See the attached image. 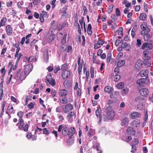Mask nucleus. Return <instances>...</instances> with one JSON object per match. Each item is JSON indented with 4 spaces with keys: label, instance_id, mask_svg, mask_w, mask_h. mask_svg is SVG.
I'll list each match as a JSON object with an SVG mask.
<instances>
[{
    "label": "nucleus",
    "instance_id": "nucleus-1",
    "mask_svg": "<svg viewBox=\"0 0 153 153\" xmlns=\"http://www.w3.org/2000/svg\"><path fill=\"white\" fill-rule=\"evenodd\" d=\"M105 113H106L107 118H103L104 121H106L107 120H112L114 117L115 113L113 111L112 107L110 106H108L106 108Z\"/></svg>",
    "mask_w": 153,
    "mask_h": 153
},
{
    "label": "nucleus",
    "instance_id": "nucleus-2",
    "mask_svg": "<svg viewBox=\"0 0 153 153\" xmlns=\"http://www.w3.org/2000/svg\"><path fill=\"white\" fill-rule=\"evenodd\" d=\"M150 83V79L148 77L146 78H141L138 79L136 81V84L139 86H143L145 84H148Z\"/></svg>",
    "mask_w": 153,
    "mask_h": 153
},
{
    "label": "nucleus",
    "instance_id": "nucleus-3",
    "mask_svg": "<svg viewBox=\"0 0 153 153\" xmlns=\"http://www.w3.org/2000/svg\"><path fill=\"white\" fill-rule=\"evenodd\" d=\"M46 82L48 85H51L53 86L56 85L55 80L53 79L51 74L48 75L46 77Z\"/></svg>",
    "mask_w": 153,
    "mask_h": 153
},
{
    "label": "nucleus",
    "instance_id": "nucleus-4",
    "mask_svg": "<svg viewBox=\"0 0 153 153\" xmlns=\"http://www.w3.org/2000/svg\"><path fill=\"white\" fill-rule=\"evenodd\" d=\"M140 27L142 30L141 33V35H143L145 33L149 32L150 31L149 28L147 27V23L145 22H143L140 25Z\"/></svg>",
    "mask_w": 153,
    "mask_h": 153
},
{
    "label": "nucleus",
    "instance_id": "nucleus-5",
    "mask_svg": "<svg viewBox=\"0 0 153 153\" xmlns=\"http://www.w3.org/2000/svg\"><path fill=\"white\" fill-rule=\"evenodd\" d=\"M101 110L100 108H98L95 112L96 115L98 118H99V120L98 122L99 124H100L101 122L102 115L101 114Z\"/></svg>",
    "mask_w": 153,
    "mask_h": 153
},
{
    "label": "nucleus",
    "instance_id": "nucleus-6",
    "mask_svg": "<svg viewBox=\"0 0 153 153\" xmlns=\"http://www.w3.org/2000/svg\"><path fill=\"white\" fill-rule=\"evenodd\" d=\"M63 110L64 112L65 113H67L73 109L72 105L70 104H67L66 105L63 107L62 106Z\"/></svg>",
    "mask_w": 153,
    "mask_h": 153
},
{
    "label": "nucleus",
    "instance_id": "nucleus-7",
    "mask_svg": "<svg viewBox=\"0 0 153 153\" xmlns=\"http://www.w3.org/2000/svg\"><path fill=\"white\" fill-rule=\"evenodd\" d=\"M33 65L31 64H29L27 65L25 67L24 72L27 75L29 74L32 69Z\"/></svg>",
    "mask_w": 153,
    "mask_h": 153
},
{
    "label": "nucleus",
    "instance_id": "nucleus-8",
    "mask_svg": "<svg viewBox=\"0 0 153 153\" xmlns=\"http://www.w3.org/2000/svg\"><path fill=\"white\" fill-rule=\"evenodd\" d=\"M143 62L141 60L139 59L137 60L136 62L135 67L137 70H139L142 68Z\"/></svg>",
    "mask_w": 153,
    "mask_h": 153
},
{
    "label": "nucleus",
    "instance_id": "nucleus-9",
    "mask_svg": "<svg viewBox=\"0 0 153 153\" xmlns=\"http://www.w3.org/2000/svg\"><path fill=\"white\" fill-rule=\"evenodd\" d=\"M149 43L147 42L144 43L142 45L141 48L142 49H144L146 48H148L149 49L151 50L152 48V40L149 41Z\"/></svg>",
    "mask_w": 153,
    "mask_h": 153
},
{
    "label": "nucleus",
    "instance_id": "nucleus-10",
    "mask_svg": "<svg viewBox=\"0 0 153 153\" xmlns=\"http://www.w3.org/2000/svg\"><path fill=\"white\" fill-rule=\"evenodd\" d=\"M139 91L141 95L143 96H146L149 94V90L146 88H142L140 89Z\"/></svg>",
    "mask_w": 153,
    "mask_h": 153
},
{
    "label": "nucleus",
    "instance_id": "nucleus-11",
    "mask_svg": "<svg viewBox=\"0 0 153 153\" xmlns=\"http://www.w3.org/2000/svg\"><path fill=\"white\" fill-rule=\"evenodd\" d=\"M129 119L125 117L122 119L121 123V126L123 127L128 125L129 123Z\"/></svg>",
    "mask_w": 153,
    "mask_h": 153
},
{
    "label": "nucleus",
    "instance_id": "nucleus-12",
    "mask_svg": "<svg viewBox=\"0 0 153 153\" xmlns=\"http://www.w3.org/2000/svg\"><path fill=\"white\" fill-rule=\"evenodd\" d=\"M6 31L7 34L8 36H10L13 32V28L10 25L7 26L6 28Z\"/></svg>",
    "mask_w": 153,
    "mask_h": 153
},
{
    "label": "nucleus",
    "instance_id": "nucleus-13",
    "mask_svg": "<svg viewBox=\"0 0 153 153\" xmlns=\"http://www.w3.org/2000/svg\"><path fill=\"white\" fill-rule=\"evenodd\" d=\"M149 74L148 71L147 70H142L139 73V75L141 77H143L146 76L148 77V74Z\"/></svg>",
    "mask_w": 153,
    "mask_h": 153
},
{
    "label": "nucleus",
    "instance_id": "nucleus-14",
    "mask_svg": "<svg viewBox=\"0 0 153 153\" xmlns=\"http://www.w3.org/2000/svg\"><path fill=\"white\" fill-rule=\"evenodd\" d=\"M70 76V72L68 71H66L63 72L62 74V78L64 79L69 77Z\"/></svg>",
    "mask_w": 153,
    "mask_h": 153
},
{
    "label": "nucleus",
    "instance_id": "nucleus-15",
    "mask_svg": "<svg viewBox=\"0 0 153 153\" xmlns=\"http://www.w3.org/2000/svg\"><path fill=\"white\" fill-rule=\"evenodd\" d=\"M127 132L129 134L134 135L135 134V131L133 128L131 127H128L127 130Z\"/></svg>",
    "mask_w": 153,
    "mask_h": 153
},
{
    "label": "nucleus",
    "instance_id": "nucleus-16",
    "mask_svg": "<svg viewBox=\"0 0 153 153\" xmlns=\"http://www.w3.org/2000/svg\"><path fill=\"white\" fill-rule=\"evenodd\" d=\"M140 121L138 120H136L133 121L131 125L134 127H138L140 126Z\"/></svg>",
    "mask_w": 153,
    "mask_h": 153
},
{
    "label": "nucleus",
    "instance_id": "nucleus-17",
    "mask_svg": "<svg viewBox=\"0 0 153 153\" xmlns=\"http://www.w3.org/2000/svg\"><path fill=\"white\" fill-rule=\"evenodd\" d=\"M114 91V89L109 86H106L104 89V91L106 93H110Z\"/></svg>",
    "mask_w": 153,
    "mask_h": 153
},
{
    "label": "nucleus",
    "instance_id": "nucleus-18",
    "mask_svg": "<svg viewBox=\"0 0 153 153\" xmlns=\"http://www.w3.org/2000/svg\"><path fill=\"white\" fill-rule=\"evenodd\" d=\"M140 114L138 112H134L131 114V117L133 119H135L139 117Z\"/></svg>",
    "mask_w": 153,
    "mask_h": 153
},
{
    "label": "nucleus",
    "instance_id": "nucleus-19",
    "mask_svg": "<svg viewBox=\"0 0 153 153\" xmlns=\"http://www.w3.org/2000/svg\"><path fill=\"white\" fill-rule=\"evenodd\" d=\"M93 148L98 151V153H102V151L100 150V147L99 143H97L94 145Z\"/></svg>",
    "mask_w": 153,
    "mask_h": 153
},
{
    "label": "nucleus",
    "instance_id": "nucleus-20",
    "mask_svg": "<svg viewBox=\"0 0 153 153\" xmlns=\"http://www.w3.org/2000/svg\"><path fill=\"white\" fill-rule=\"evenodd\" d=\"M60 100L62 103L65 104L68 102L67 98L65 96L61 97Z\"/></svg>",
    "mask_w": 153,
    "mask_h": 153
},
{
    "label": "nucleus",
    "instance_id": "nucleus-21",
    "mask_svg": "<svg viewBox=\"0 0 153 153\" xmlns=\"http://www.w3.org/2000/svg\"><path fill=\"white\" fill-rule=\"evenodd\" d=\"M68 129L67 126H65L62 131V134L63 135L66 136L68 135Z\"/></svg>",
    "mask_w": 153,
    "mask_h": 153
},
{
    "label": "nucleus",
    "instance_id": "nucleus-22",
    "mask_svg": "<svg viewBox=\"0 0 153 153\" xmlns=\"http://www.w3.org/2000/svg\"><path fill=\"white\" fill-rule=\"evenodd\" d=\"M67 94V91L65 89L61 90L59 92V95L61 96V97L65 96Z\"/></svg>",
    "mask_w": 153,
    "mask_h": 153
},
{
    "label": "nucleus",
    "instance_id": "nucleus-23",
    "mask_svg": "<svg viewBox=\"0 0 153 153\" xmlns=\"http://www.w3.org/2000/svg\"><path fill=\"white\" fill-rule=\"evenodd\" d=\"M48 52L47 50H45L44 51V58L45 60H46V62L48 61Z\"/></svg>",
    "mask_w": 153,
    "mask_h": 153
},
{
    "label": "nucleus",
    "instance_id": "nucleus-24",
    "mask_svg": "<svg viewBox=\"0 0 153 153\" xmlns=\"http://www.w3.org/2000/svg\"><path fill=\"white\" fill-rule=\"evenodd\" d=\"M121 46L123 48H126V49L127 51L129 50L130 48V45H128L126 42L124 43H123L122 42V44L121 45Z\"/></svg>",
    "mask_w": 153,
    "mask_h": 153
},
{
    "label": "nucleus",
    "instance_id": "nucleus-25",
    "mask_svg": "<svg viewBox=\"0 0 153 153\" xmlns=\"http://www.w3.org/2000/svg\"><path fill=\"white\" fill-rule=\"evenodd\" d=\"M129 89L127 87L124 88L121 91V93L122 95L124 96L128 92Z\"/></svg>",
    "mask_w": 153,
    "mask_h": 153
},
{
    "label": "nucleus",
    "instance_id": "nucleus-26",
    "mask_svg": "<svg viewBox=\"0 0 153 153\" xmlns=\"http://www.w3.org/2000/svg\"><path fill=\"white\" fill-rule=\"evenodd\" d=\"M92 27L91 25L89 24L88 25V27L87 28V32L88 34L89 35H91L92 33Z\"/></svg>",
    "mask_w": 153,
    "mask_h": 153
},
{
    "label": "nucleus",
    "instance_id": "nucleus-27",
    "mask_svg": "<svg viewBox=\"0 0 153 153\" xmlns=\"http://www.w3.org/2000/svg\"><path fill=\"white\" fill-rule=\"evenodd\" d=\"M143 35L144 39L145 41H148L151 38L150 35L148 32L145 33Z\"/></svg>",
    "mask_w": 153,
    "mask_h": 153
},
{
    "label": "nucleus",
    "instance_id": "nucleus-28",
    "mask_svg": "<svg viewBox=\"0 0 153 153\" xmlns=\"http://www.w3.org/2000/svg\"><path fill=\"white\" fill-rule=\"evenodd\" d=\"M26 75H27L24 72L22 71L20 74L19 77V80L21 81L24 80L26 77Z\"/></svg>",
    "mask_w": 153,
    "mask_h": 153
},
{
    "label": "nucleus",
    "instance_id": "nucleus-29",
    "mask_svg": "<svg viewBox=\"0 0 153 153\" xmlns=\"http://www.w3.org/2000/svg\"><path fill=\"white\" fill-rule=\"evenodd\" d=\"M75 132V129L74 127L71 128L68 130V135L70 136H73Z\"/></svg>",
    "mask_w": 153,
    "mask_h": 153
},
{
    "label": "nucleus",
    "instance_id": "nucleus-30",
    "mask_svg": "<svg viewBox=\"0 0 153 153\" xmlns=\"http://www.w3.org/2000/svg\"><path fill=\"white\" fill-rule=\"evenodd\" d=\"M116 87L119 89L123 88L124 86V83L123 82H121L117 84L116 85Z\"/></svg>",
    "mask_w": 153,
    "mask_h": 153
},
{
    "label": "nucleus",
    "instance_id": "nucleus-31",
    "mask_svg": "<svg viewBox=\"0 0 153 153\" xmlns=\"http://www.w3.org/2000/svg\"><path fill=\"white\" fill-rule=\"evenodd\" d=\"M28 61L29 62H35L36 61L37 58L34 56H31L28 59Z\"/></svg>",
    "mask_w": 153,
    "mask_h": 153
},
{
    "label": "nucleus",
    "instance_id": "nucleus-32",
    "mask_svg": "<svg viewBox=\"0 0 153 153\" xmlns=\"http://www.w3.org/2000/svg\"><path fill=\"white\" fill-rule=\"evenodd\" d=\"M125 63L124 60H121L118 62L117 66L118 67H120L123 66Z\"/></svg>",
    "mask_w": 153,
    "mask_h": 153
},
{
    "label": "nucleus",
    "instance_id": "nucleus-33",
    "mask_svg": "<svg viewBox=\"0 0 153 153\" xmlns=\"http://www.w3.org/2000/svg\"><path fill=\"white\" fill-rule=\"evenodd\" d=\"M111 51H109L107 55V62L109 63L110 62L111 59Z\"/></svg>",
    "mask_w": 153,
    "mask_h": 153
},
{
    "label": "nucleus",
    "instance_id": "nucleus-34",
    "mask_svg": "<svg viewBox=\"0 0 153 153\" xmlns=\"http://www.w3.org/2000/svg\"><path fill=\"white\" fill-rule=\"evenodd\" d=\"M146 15L144 13H141L140 16V20H144L146 19Z\"/></svg>",
    "mask_w": 153,
    "mask_h": 153
},
{
    "label": "nucleus",
    "instance_id": "nucleus-35",
    "mask_svg": "<svg viewBox=\"0 0 153 153\" xmlns=\"http://www.w3.org/2000/svg\"><path fill=\"white\" fill-rule=\"evenodd\" d=\"M64 85L66 88H69L71 86V85L67 80H65L64 82Z\"/></svg>",
    "mask_w": 153,
    "mask_h": 153
},
{
    "label": "nucleus",
    "instance_id": "nucleus-36",
    "mask_svg": "<svg viewBox=\"0 0 153 153\" xmlns=\"http://www.w3.org/2000/svg\"><path fill=\"white\" fill-rule=\"evenodd\" d=\"M6 19L5 18H3L2 19L0 22V27L4 25L5 23L6 22Z\"/></svg>",
    "mask_w": 153,
    "mask_h": 153
},
{
    "label": "nucleus",
    "instance_id": "nucleus-37",
    "mask_svg": "<svg viewBox=\"0 0 153 153\" xmlns=\"http://www.w3.org/2000/svg\"><path fill=\"white\" fill-rule=\"evenodd\" d=\"M68 68V66L67 63H65L61 66V70L62 71H64L67 70Z\"/></svg>",
    "mask_w": 153,
    "mask_h": 153
},
{
    "label": "nucleus",
    "instance_id": "nucleus-38",
    "mask_svg": "<svg viewBox=\"0 0 153 153\" xmlns=\"http://www.w3.org/2000/svg\"><path fill=\"white\" fill-rule=\"evenodd\" d=\"M74 25L76 26L78 25H79L78 23V16L77 14L75 16L74 20Z\"/></svg>",
    "mask_w": 153,
    "mask_h": 153
},
{
    "label": "nucleus",
    "instance_id": "nucleus-39",
    "mask_svg": "<svg viewBox=\"0 0 153 153\" xmlns=\"http://www.w3.org/2000/svg\"><path fill=\"white\" fill-rule=\"evenodd\" d=\"M75 115V114L74 112L73 111H72L68 115L67 118L68 119H70L71 117L74 116Z\"/></svg>",
    "mask_w": 153,
    "mask_h": 153
},
{
    "label": "nucleus",
    "instance_id": "nucleus-40",
    "mask_svg": "<svg viewBox=\"0 0 153 153\" xmlns=\"http://www.w3.org/2000/svg\"><path fill=\"white\" fill-rule=\"evenodd\" d=\"M67 33L65 34L64 35V36L62 40V44H65L66 42V39L67 37Z\"/></svg>",
    "mask_w": 153,
    "mask_h": 153
},
{
    "label": "nucleus",
    "instance_id": "nucleus-41",
    "mask_svg": "<svg viewBox=\"0 0 153 153\" xmlns=\"http://www.w3.org/2000/svg\"><path fill=\"white\" fill-rule=\"evenodd\" d=\"M65 126V125H60L59 126L58 129V132H61V131H62V130L63 129V128H64V127Z\"/></svg>",
    "mask_w": 153,
    "mask_h": 153
},
{
    "label": "nucleus",
    "instance_id": "nucleus-42",
    "mask_svg": "<svg viewBox=\"0 0 153 153\" xmlns=\"http://www.w3.org/2000/svg\"><path fill=\"white\" fill-rule=\"evenodd\" d=\"M66 46L65 44H62L60 45V49L61 51H64L66 49Z\"/></svg>",
    "mask_w": 153,
    "mask_h": 153
},
{
    "label": "nucleus",
    "instance_id": "nucleus-43",
    "mask_svg": "<svg viewBox=\"0 0 153 153\" xmlns=\"http://www.w3.org/2000/svg\"><path fill=\"white\" fill-rule=\"evenodd\" d=\"M148 115L147 113V111H145V114L143 118V120L144 121L146 122L148 120Z\"/></svg>",
    "mask_w": 153,
    "mask_h": 153
},
{
    "label": "nucleus",
    "instance_id": "nucleus-44",
    "mask_svg": "<svg viewBox=\"0 0 153 153\" xmlns=\"http://www.w3.org/2000/svg\"><path fill=\"white\" fill-rule=\"evenodd\" d=\"M120 76L119 75L117 74L114 76V81L117 82L120 80Z\"/></svg>",
    "mask_w": 153,
    "mask_h": 153
},
{
    "label": "nucleus",
    "instance_id": "nucleus-45",
    "mask_svg": "<svg viewBox=\"0 0 153 153\" xmlns=\"http://www.w3.org/2000/svg\"><path fill=\"white\" fill-rule=\"evenodd\" d=\"M144 63L147 65V67H149L151 65L150 61H146V59H144Z\"/></svg>",
    "mask_w": 153,
    "mask_h": 153
},
{
    "label": "nucleus",
    "instance_id": "nucleus-46",
    "mask_svg": "<svg viewBox=\"0 0 153 153\" xmlns=\"http://www.w3.org/2000/svg\"><path fill=\"white\" fill-rule=\"evenodd\" d=\"M8 110L10 113H12L13 111V107L12 105H9L8 108Z\"/></svg>",
    "mask_w": 153,
    "mask_h": 153
},
{
    "label": "nucleus",
    "instance_id": "nucleus-47",
    "mask_svg": "<svg viewBox=\"0 0 153 153\" xmlns=\"http://www.w3.org/2000/svg\"><path fill=\"white\" fill-rule=\"evenodd\" d=\"M94 134L93 130L92 129H91L89 130V131L88 133V136H90V137L93 136Z\"/></svg>",
    "mask_w": 153,
    "mask_h": 153
},
{
    "label": "nucleus",
    "instance_id": "nucleus-48",
    "mask_svg": "<svg viewBox=\"0 0 153 153\" xmlns=\"http://www.w3.org/2000/svg\"><path fill=\"white\" fill-rule=\"evenodd\" d=\"M24 4V2L22 1L20 2H19L17 3V6L18 7L20 8L22 7V6Z\"/></svg>",
    "mask_w": 153,
    "mask_h": 153
},
{
    "label": "nucleus",
    "instance_id": "nucleus-49",
    "mask_svg": "<svg viewBox=\"0 0 153 153\" xmlns=\"http://www.w3.org/2000/svg\"><path fill=\"white\" fill-rule=\"evenodd\" d=\"M79 65V66L78 70V74H80L81 71H82V65Z\"/></svg>",
    "mask_w": 153,
    "mask_h": 153
},
{
    "label": "nucleus",
    "instance_id": "nucleus-50",
    "mask_svg": "<svg viewBox=\"0 0 153 153\" xmlns=\"http://www.w3.org/2000/svg\"><path fill=\"white\" fill-rule=\"evenodd\" d=\"M23 113L22 111L18 112L17 113V115L19 118H22L23 116Z\"/></svg>",
    "mask_w": 153,
    "mask_h": 153
},
{
    "label": "nucleus",
    "instance_id": "nucleus-51",
    "mask_svg": "<svg viewBox=\"0 0 153 153\" xmlns=\"http://www.w3.org/2000/svg\"><path fill=\"white\" fill-rule=\"evenodd\" d=\"M84 21V17H82L81 18V19L79 20V23H80V24L81 25V28L82 29V24L83 23Z\"/></svg>",
    "mask_w": 153,
    "mask_h": 153
},
{
    "label": "nucleus",
    "instance_id": "nucleus-52",
    "mask_svg": "<svg viewBox=\"0 0 153 153\" xmlns=\"http://www.w3.org/2000/svg\"><path fill=\"white\" fill-rule=\"evenodd\" d=\"M67 10V8L63 7L62 10H60L59 11V12H60V13H66Z\"/></svg>",
    "mask_w": 153,
    "mask_h": 153
},
{
    "label": "nucleus",
    "instance_id": "nucleus-53",
    "mask_svg": "<svg viewBox=\"0 0 153 153\" xmlns=\"http://www.w3.org/2000/svg\"><path fill=\"white\" fill-rule=\"evenodd\" d=\"M116 13L117 16H120L121 13L120 10L118 8H116Z\"/></svg>",
    "mask_w": 153,
    "mask_h": 153
},
{
    "label": "nucleus",
    "instance_id": "nucleus-54",
    "mask_svg": "<svg viewBox=\"0 0 153 153\" xmlns=\"http://www.w3.org/2000/svg\"><path fill=\"white\" fill-rule=\"evenodd\" d=\"M51 94L53 97H55L56 94V91L55 90H52L51 91Z\"/></svg>",
    "mask_w": 153,
    "mask_h": 153
},
{
    "label": "nucleus",
    "instance_id": "nucleus-55",
    "mask_svg": "<svg viewBox=\"0 0 153 153\" xmlns=\"http://www.w3.org/2000/svg\"><path fill=\"white\" fill-rule=\"evenodd\" d=\"M144 57L145 58V59H146V61H150V57L147 56V54L146 53L144 54Z\"/></svg>",
    "mask_w": 153,
    "mask_h": 153
},
{
    "label": "nucleus",
    "instance_id": "nucleus-56",
    "mask_svg": "<svg viewBox=\"0 0 153 153\" xmlns=\"http://www.w3.org/2000/svg\"><path fill=\"white\" fill-rule=\"evenodd\" d=\"M136 101L140 102L141 101H142L143 100V98H142L141 97L139 96L137 97L135 99Z\"/></svg>",
    "mask_w": 153,
    "mask_h": 153
},
{
    "label": "nucleus",
    "instance_id": "nucleus-57",
    "mask_svg": "<svg viewBox=\"0 0 153 153\" xmlns=\"http://www.w3.org/2000/svg\"><path fill=\"white\" fill-rule=\"evenodd\" d=\"M34 103L32 102H31L28 105V107L30 109L32 108L33 107Z\"/></svg>",
    "mask_w": 153,
    "mask_h": 153
},
{
    "label": "nucleus",
    "instance_id": "nucleus-58",
    "mask_svg": "<svg viewBox=\"0 0 153 153\" xmlns=\"http://www.w3.org/2000/svg\"><path fill=\"white\" fill-rule=\"evenodd\" d=\"M40 0H33V3L34 5L38 4L40 2Z\"/></svg>",
    "mask_w": 153,
    "mask_h": 153
},
{
    "label": "nucleus",
    "instance_id": "nucleus-59",
    "mask_svg": "<svg viewBox=\"0 0 153 153\" xmlns=\"http://www.w3.org/2000/svg\"><path fill=\"white\" fill-rule=\"evenodd\" d=\"M101 45L97 42V43L94 44V48L95 49H97L101 47Z\"/></svg>",
    "mask_w": 153,
    "mask_h": 153
},
{
    "label": "nucleus",
    "instance_id": "nucleus-60",
    "mask_svg": "<svg viewBox=\"0 0 153 153\" xmlns=\"http://www.w3.org/2000/svg\"><path fill=\"white\" fill-rule=\"evenodd\" d=\"M55 21H53L51 22V24H52V27H53L54 29H56L57 27L56 26L57 25L56 24H54Z\"/></svg>",
    "mask_w": 153,
    "mask_h": 153
},
{
    "label": "nucleus",
    "instance_id": "nucleus-61",
    "mask_svg": "<svg viewBox=\"0 0 153 153\" xmlns=\"http://www.w3.org/2000/svg\"><path fill=\"white\" fill-rule=\"evenodd\" d=\"M40 21L41 22H43L44 21V16H43L42 15V14H40Z\"/></svg>",
    "mask_w": 153,
    "mask_h": 153
},
{
    "label": "nucleus",
    "instance_id": "nucleus-62",
    "mask_svg": "<svg viewBox=\"0 0 153 153\" xmlns=\"http://www.w3.org/2000/svg\"><path fill=\"white\" fill-rule=\"evenodd\" d=\"M140 8V5H137L135 6L134 9V10L136 11H139Z\"/></svg>",
    "mask_w": 153,
    "mask_h": 153
},
{
    "label": "nucleus",
    "instance_id": "nucleus-63",
    "mask_svg": "<svg viewBox=\"0 0 153 153\" xmlns=\"http://www.w3.org/2000/svg\"><path fill=\"white\" fill-rule=\"evenodd\" d=\"M123 31V29L122 27H120L118 29V33L119 34H121Z\"/></svg>",
    "mask_w": 153,
    "mask_h": 153
},
{
    "label": "nucleus",
    "instance_id": "nucleus-64",
    "mask_svg": "<svg viewBox=\"0 0 153 153\" xmlns=\"http://www.w3.org/2000/svg\"><path fill=\"white\" fill-rule=\"evenodd\" d=\"M137 44L140 46L141 45V41L140 39H137Z\"/></svg>",
    "mask_w": 153,
    "mask_h": 153
}]
</instances>
